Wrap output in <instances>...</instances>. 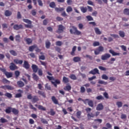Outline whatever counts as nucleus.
<instances>
[{"instance_id":"1","label":"nucleus","mask_w":129,"mask_h":129,"mask_svg":"<svg viewBox=\"0 0 129 129\" xmlns=\"http://www.w3.org/2000/svg\"><path fill=\"white\" fill-rule=\"evenodd\" d=\"M73 29H70V32L71 34H73L74 35H77L79 36V35H81V32L77 30V28L73 26Z\"/></svg>"},{"instance_id":"2","label":"nucleus","mask_w":129,"mask_h":129,"mask_svg":"<svg viewBox=\"0 0 129 129\" xmlns=\"http://www.w3.org/2000/svg\"><path fill=\"white\" fill-rule=\"evenodd\" d=\"M23 21L24 23H26V24H28L25 25V28H29V29H31V28L33 26H32V21L31 20L27 19H23Z\"/></svg>"},{"instance_id":"3","label":"nucleus","mask_w":129,"mask_h":129,"mask_svg":"<svg viewBox=\"0 0 129 129\" xmlns=\"http://www.w3.org/2000/svg\"><path fill=\"white\" fill-rule=\"evenodd\" d=\"M104 51V48L103 46H99L97 48L95 49L94 50V54L95 55H99L101 52H103Z\"/></svg>"},{"instance_id":"4","label":"nucleus","mask_w":129,"mask_h":129,"mask_svg":"<svg viewBox=\"0 0 129 129\" xmlns=\"http://www.w3.org/2000/svg\"><path fill=\"white\" fill-rule=\"evenodd\" d=\"M100 112L99 111H96L95 113H89L87 114V117L88 119H90L91 117H95V116L97 117L99 115Z\"/></svg>"},{"instance_id":"5","label":"nucleus","mask_w":129,"mask_h":129,"mask_svg":"<svg viewBox=\"0 0 129 129\" xmlns=\"http://www.w3.org/2000/svg\"><path fill=\"white\" fill-rule=\"evenodd\" d=\"M83 101L84 103H85V104L88 103V105L90 106V107H93V106H94L93 101L89 100V99H86L85 100H83Z\"/></svg>"},{"instance_id":"6","label":"nucleus","mask_w":129,"mask_h":129,"mask_svg":"<svg viewBox=\"0 0 129 129\" xmlns=\"http://www.w3.org/2000/svg\"><path fill=\"white\" fill-rule=\"evenodd\" d=\"M64 30H65L64 27L62 25H59L58 29L56 31V33H57V34H61V33L64 32Z\"/></svg>"},{"instance_id":"7","label":"nucleus","mask_w":129,"mask_h":129,"mask_svg":"<svg viewBox=\"0 0 129 129\" xmlns=\"http://www.w3.org/2000/svg\"><path fill=\"white\" fill-rule=\"evenodd\" d=\"M111 57V55L109 53H105L103 55H102L101 57V59L102 60H107V59H109Z\"/></svg>"},{"instance_id":"8","label":"nucleus","mask_w":129,"mask_h":129,"mask_svg":"<svg viewBox=\"0 0 129 129\" xmlns=\"http://www.w3.org/2000/svg\"><path fill=\"white\" fill-rule=\"evenodd\" d=\"M1 88L4 89V90H14V87L10 85H5L1 86Z\"/></svg>"},{"instance_id":"9","label":"nucleus","mask_w":129,"mask_h":129,"mask_svg":"<svg viewBox=\"0 0 129 129\" xmlns=\"http://www.w3.org/2000/svg\"><path fill=\"white\" fill-rule=\"evenodd\" d=\"M9 68L12 71H15V70H17V69H18V67L14 63V62H11Z\"/></svg>"},{"instance_id":"10","label":"nucleus","mask_w":129,"mask_h":129,"mask_svg":"<svg viewBox=\"0 0 129 129\" xmlns=\"http://www.w3.org/2000/svg\"><path fill=\"white\" fill-rule=\"evenodd\" d=\"M89 74H92V75H95V74H99V71L98 69H97V68H95L89 72Z\"/></svg>"},{"instance_id":"11","label":"nucleus","mask_w":129,"mask_h":129,"mask_svg":"<svg viewBox=\"0 0 129 129\" xmlns=\"http://www.w3.org/2000/svg\"><path fill=\"white\" fill-rule=\"evenodd\" d=\"M31 66H30V63H29V62L27 60H25L24 61V63L23 64V67L25 68V69H30V67Z\"/></svg>"},{"instance_id":"12","label":"nucleus","mask_w":129,"mask_h":129,"mask_svg":"<svg viewBox=\"0 0 129 129\" xmlns=\"http://www.w3.org/2000/svg\"><path fill=\"white\" fill-rule=\"evenodd\" d=\"M13 28L14 30H16V31H19V30L21 29H23V25L22 24L18 25L16 24L14 26Z\"/></svg>"},{"instance_id":"13","label":"nucleus","mask_w":129,"mask_h":129,"mask_svg":"<svg viewBox=\"0 0 129 129\" xmlns=\"http://www.w3.org/2000/svg\"><path fill=\"white\" fill-rule=\"evenodd\" d=\"M31 68L34 73H37V72H38V71L39 70V68L38 67V66L36 64H32L31 66Z\"/></svg>"},{"instance_id":"14","label":"nucleus","mask_w":129,"mask_h":129,"mask_svg":"<svg viewBox=\"0 0 129 129\" xmlns=\"http://www.w3.org/2000/svg\"><path fill=\"white\" fill-rule=\"evenodd\" d=\"M103 105L102 103H100L97 105L96 109L98 111L102 110V109H103Z\"/></svg>"},{"instance_id":"15","label":"nucleus","mask_w":129,"mask_h":129,"mask_svg":"<svg viewBox=\"0 0 129 129\" xmlns=\"http://www.w3.org/2000/svg\"><path fill=\"white\" fill-rule=\"evenodd\" d=\"M23 60L19 59L18 58L14 59V62L15 64H19V65H22L23 64Z\"/></svg>"},{"instance_id":"16","label":"nucleus","mask_w":129,"mask_h":129,"mask_svg":"<svg viewBox=\"0 0 129 129\" xmlns=\"http://www.w3.org/2000/svg\"><path fill=\"white\" fill-rule=\"evenodd\" d=\"M74 62L77 63V62H81V57L79 56H75L73 58Z\"/></svg>"},{"instance_id":"17","label":"nucleus","mask_w":129,"mask_h":129,"mask_svg":"<svg viewBox=\"0 0 129 129\" xmlns=\"http://www.w3.org/2000/svg\"><path fill=\"white\" fill-rule=\"evenodd\" d=\"M109 52L110 54H112V56H119V53L115 52L112 49H110Z\"/></svg>"},{"instance_id":"18","label":"nucleus","mask_w":129,"mask_h":129,"mask_svg":"<svg viewBox=\"0 0 129 129\" xmlns=\"http://www.w3.org/2000/svg\"><path fill=\"white\" fill-rule=\"evenodd\" d=\"M5 75H6L7 78H11V77H13V73L7 72Z\"/></svg>"},{"instance_id":"19","label":"nucleus","mask_w":129,"mask_h":129,"mask_svg":"<svg viewBox=\"0 0 129 129\" xmlns=\"http://www.w3.org/2000/svg\"><path fill=\"white\" fill-rule=\"evenodd\" d=\"M51 100L53 103H54V104H59V102H58V100L56 99V97L55 96H52Z\"/></svg>"},{"instance_id":"20","label":"nucleus","mask_w":129,"mask_h":129,"mask_svg":"<svg viewBox=\"0 0 129 129\" xmlns=\"http://www.w3.org/2000/svg\"><path fill=\"white\" fill-rule=\"evenodd\" d=\"M17 85L19 87L22 88L25 86V84L22 81H19L17 82Z\"/></svg>"},{"instance_id":"21","label":"nucleus","mask_w":129,"mask_h":129,"mask_svg":"<svg viewBox=\"0 0 129 129\" xmlns=\"http://www.w3.org/2000/svg\"><path fill=\"white\" fill-rule=\"evenodd\" d=\"M77 48V47L76 46H74L73 47L72 50L71 52V55H72V56H75V51H76Z\"/></svg>"},{"instance_id":"22","label":"nucleus","mask_w":129,"mask_h":129,"mask_svg":"<svg viewBox=\"0 0 129 129\" xmlns=\"http://www.w3.org/2000/svg\"><path fill=\"white\" fill-rule=\"evenodd\" d=\"M38 93L39 95L44 97V98H46V93L42 91H38Z\"/></svg>"},{"instance_id":"23","label":"nucleus","mask_w":129,"mask_h":129,"mask_svg":"<svg viewBox=\"0 0 129 129\" xmlns=\"http://www.w3.org/2000/svg\"><path fill=\"white\" fill-rule=\"evenodd\" d=\"M37 48V45H33L31 46H29V51L30 52H33L35 49Z\"/></svg>"},{"instance_id":"24","label":"nucleus","mask_w":129,"mask_h":129,"mask_svg":"<svg viewBox=\"0 0 129 129\" xmlns=\"http://www.w3.org/2000/svg\"><path fill=\"white\" fill-rule=\"evenodd\" d=\"M37 101H39V98H38L37 96H34L32 97V102H33V103H36Z\"/></svg>"},{"instance_id":"25","label":"nucleus","mask_w":129,"mask_h":129,"mask_svg":"<svg viewBox=\"0 0 129 129\" xmlns=\"http://www.w3.org/2000/svg\"><path fill=\"white\" fill-rule=\"evenodd\" d=\"M13 108L11 107H8L6 110H5V112L6 113H8V114H10L11 112L12 111Z\"/></svg>"},{"instance_id":"26","label":"nucleus","mask_w":129,"mask_h":129,"mask_svg":"<svg viewBox=\"0 0 129 129\" xmlns=\"http://www.w3.org/2000/svg\"><path fill=\"white\" fill-rule=\"evenodd\" d=\"M25 42H26L27 44L28 45H30V44H32L33 40L31 39V38H26L25 39Z\"/></svg>"},{"instance_id":"27","label":"nucleus","mask_w":129,"mask_h":129,"mask_svg":"<svg viewBox=\"0 0 129 129\" xmlns=\"http://www.w3.org/2000/svg\"><path fill=\"white\" fill-rule=\"evenodd\" d=\"M12 112L15 115H17L19 114V110L15 108H12Z\"/></svg>"},{"instance_id":"28","label":"nucleus","mask_w":129,"mask_h":129,"mask_svg":"<svg viewBox=\"0 0 129 129\" xmlns=\"http://www.w3.org/2000/svg\"><path fill=\"white\" fill-rule=\"evenodd\" d=\"M94 31L97 35H101V31H100L99 28H95Z\"/></svg>"},{"instance_id":"29","label":"nucleus","mask_w":129,"mask_h":129,"mask_svg":"<svg viewBox=\"0 0 129 129\" xmlns=\"http://www.w3.org/2000/svg\"><path fill=\"white\" fill-rule=\"evenodd\" d=\"M5 15L6 17H10L12 16V12L10 11V10H6L5 12Z\"/></svg>"},{"instance_id":"30","label":"nucleus","mask_w":129,"mask_h":129,"mask_svg":"<svg viewBox=\"0 0 129 129\" xmlns=\"http://www.w3.org/2000/svg\"><path fill=\"white\" fill-rule=\"evenodd\" d=\"M80 10L82 13H83V14H85V13L87 12V8L86 7H80Z\"/></svg>"},{"instance_id":"31","label":"nucleus","mask_w":129,"mask_h":129,"mask_svg":"<svg viewBox=\"0 0 129 129\" xmlns=\"http://www.w3.org/2000/svg\"><path fill=\"white\" fill-rule=\"evenodd\" d=\"M50 46H51V42H50L49 40H47L45 42V47L46 49H49Z\"/></svg>"},{"instance_id":"32","label":"nucleus","mask_w":129,"mask_h":129,"mask_svg":"<svg viewBox=\"0 0 129 129\" xmlns=\"http://www.w3.org/2000/svg\"><path fill=\"white\" fill-rule=\"evenodd\" d=\"M49 7L51 8V9H55L56 8V4L55 2H52L49 4Z\"/></svg>"},{"instance_id":"33","label":"nucleus","mask_w":129,"mask_h":129,"mask_svg":"<svg viewBox=\"0 0 129 129\" xmlns=\"http://www.w3.org/2000/svg\"><path fill=\"white\" fill-rule=\"evenodd\" d=\"M64 10H65V9H64V8H55V11L56 12H57L58 13L59 12H63V11H64Z\"/></svg>"},{"instance_id":"34","label":"nucleus","mask_w":129,"mask_h":129,"mask_svg":"<svg viewBox=\"0 0 129 129\" xmlns=\"http://www.w3.org/2000/svg\"><path fill=\"white\" fill-rule=\"evenodd\" d=\"M119 35L120 37H121V38H124V36H125V33H124V32L122 31H119Z\"/></svg>"},{"instance_id":"35","label":"nucleus","mask_w":129,"mask_h":129,"mask_svg":"<svg viewBox=\"0 0 129 129\" xmlns=\"http://www.w3.org/2000/svg\"><path fill=\"white\" fill-rule=\"evenodd\" d=\"M63 89L66 91H70V90H71V86L70 85L66 86L65 87L63 88Z\"/></svg>"},{"instance_id":"36","label":"nucleus","mask_w":129,"mask_h":129,"mask_svg":"<svg viewBox=\"0 0 129 129\" xmlns=\"http://www.w3.org/2000/svg\"><path fill=\"white\" fill-rule=\"evenodd\" d=\"M62 82L63 83H68V82H69V79L66 77H63L62 78Z\"/></svg>"},{"instance_id":"37","label":"nucleus","mask_w":129,"mask_h":129,"mask_svg":"<svg viewBox=\"0 0 129 129\" xmlns=\"http://www.w3.org/2000/svg\"><path fill=\"white\" fill-rule=\"evenodd\" d=\"M2 82L4 84H9L10 82V81L8 80V79H7L6 78H3L2 80Z\"/></svg>"},{"instance_id":"38","label":"nucleus","mask_w":129,"mask_h":129,"mask_svg":"<svg viewBox=\"0 0 129 129\" xmlns=\"http://www.w3.org/2000/svg\"><path fill=\"white\" fill-rule=\"evenodd\" d=\"M33 78L34 80H35V81H37L39 80V77L36 74H32Z\"/></svg>"},{"instance_id":"39","label":"nucleus","mask_w":129,"mask_h":129,"mask_svg":"<svg viewBox=\"0 0 129 129\" xmlns=\"http://www.w3.org/2000/svg\"><path fill=\"white\" fill-rule=\"evenodd\" d=\"M66 11L68 13H71V12H73V9H72V7H71V6H68L67 8Z\"/></svg>"},{"instance_id":"40","label":"nucleus","mask_w":129,"mask_h":129,"mask_svg":"<svg viewBox=\"0 0 129 129\" xmlns=\"http://www.w3.org/2000/svg\"><path fill=\"white\" fill-rule=\"evenodd\" d=\"M10 53L13 56H17L18 55V53H17V52L14 50H10Z\"/></svg>"},{"instance_id":"41","label":"nucleus","mask_w":129,"mask_h":129,"mask_svg":"<svg viewBox=\"0 0 129 129\" xmlns=\"http://www.w3.org/2000/svg\"><path fill=\"white\" fill-rule=\"evenodd\" d=\"M15 78L16 79H18L19 78V76H20V72L19 71H16L15 72Z\"/></svg>"},{"instance_id":"42","label":"nucleus","mask_w":129,"mask_h":129,"mask_svg":"<svg viewBox=\"0 0 129 129\" xmlns=\"http://www.w3.org/2000/svg\"><path fill=\"white\" fill-rule=\"evenodd\" d=\"M97 100H104V98L102 95H99L96 97Z\"/></svg>"},{"instance_id":"43","label":"nucleus","mask_w":129,"mask_h":129,"mask_svg":"<svg viewBox=\"0 0 129 129\" xmlns=\"http://www.w3.org/2000/svg\"><path fill=\"white\" fill-rule=\"evenodd\" d=\"M123 14L126 16H129V9L127 8L125 9L123 11Z\"/></svg>"},{"instance_id":"44","label":"nucleus","mask_w":129,"mask_h":129,"mask_svg":"<svg viewBox=\"0 0 129 129\" xmlns=\"http://www.w3.org/2000/svg\"><path fill=\"white\" fill-rule=\"evenodd\" d=\"M5 96H6L8 98H12L13 97V95L10 93H6L5 94Z\"/></svg>"},{"instance_id":"45","label":"nucleus","mask_w":129,"mask_h":129,"mask_svg":"<svg viewBox=\"0 0 129 129\" xmlns=\"http://www.w3.org/2000/svg\"><path fill=\"white\" fill-rule=\"evenodd\" d=\"M38 109H39V110H43L44 111H45V110H46V108H45V107H43V106H42L41 105H38Z\"/></svg>"},{"instance_id":"46","label":"nucleus","mask_w":129,"mask_h":129,"mask_svg":"<svg viewBox=\"0 0 129 129\" xmlns=\"http://www.w3.org/2000/svg\"><path fill=\"white\" fill-rule=\"evenodd\" d=\"M70 78L72 79V80H76L77 79V78L76 77V76L74 74H72L70 76Z\"/></svg>"},{"instance_id":"47","label":"nucleus","mask_w":129,"mask_h":129,"mask_svg":"<svg viewBox=\"0 0 129 129\" xmlns=\"http://www.w3.org/2000/svg\"><path fill=\"white\" fill-rule=\"evenodd\" d=\"M41 122H42V123H44V124H48V121L47 120H46V119H44L43 118H41L40 119Z\"/></svg>"},{"instance_id":"48","label":"nucleus","mask_w":129,"mask_h":129,"mask_svg":"<svg viewBox=\"0 0 129 129\" xmlns=\"http://www.w3.org/2000/svg\"><path fill=\"white\" fill-rule=\"evenodd\" d=\"M81 111H78V112H77L76 116L77 118H81Z\"/></svg>"},{"instance_id":"49","label":"nucleus","mask_w":129,"mask_h":129,"mask_svg":"<svg viewBox=\"0 0 129 129\" xmlns=\"http://www.w3.org/2000/svg\"><path fill=\"white\" fill-rule=\"evenodd\" d=\"M15 40L16 41V42H20V41L21 40V36H20V35H17L15 36Z\"/></svg>"},{"instance_id":"50","label":"nucleus","mask_w":129,"mask_h":129,"mask_svg":"<svg viewBox=\"0 0 129 129\" xmlns=\"http://www.w3.org/2000/svg\"><path fill=\"white\" fill-rule=\"evenodd\" d=\"M98 83H99V84H103L104 85H106V84H107V82H104V81H102V80H99Z\"/></svg>"},{"instance_id":"51","label":"nucleus","mask_w":129,"mask_h":129,"mask_svg":"<svg viewBox=\"0 0 129 129\" xmlns=\"http://www.w3.org/2000/svg\"><path fill=\"white\" fill-rule=\"evenodd\" d=\"M0 121L2 123H5V122H8V120H7L6 118H4L3 117H2L0 119Z\"/></svg>"},{"instance_id":"52","label":"nucleus","mask_w":129,"mask_h":129,"mask_svg":"<svg viewBox=\"0 0 129 129\" xmlns=\"http://www.w3.org/2000/svg\"><path fill=\"white\" fill-rule=\"evenodd\" d=\"M38 74L39 76H43V71L42 70V69H38Z\"/></svg>"},{"instance_id":"53","label":"nucleus","mask_w":129,"mask_h":129,"mask_svg":"<svg viewBox=\"0 0 129 129\" xmlns=\"http://www.w3.org/2000/svg\"><path fill=\"white\" fill-rule=\"evenodd\" d=\"M116 105L118 108L121 107V106H122V102L120 101H118L116 102Z\"/></svg>"},{"instance_id":"54","label":"nucleus","mask_w":129,"mask_h":129,"mask_svg":"<svg viewBox=\"0 0 129 129\" xmlns=\"http://www.w3.org/2000/svg\"><path fill=\"white\" fill-rule=\"evenodd\" d=\"M55 44L56 46H59V47L62 46V45H63V43H62V42L60 41H56Z\"/></svg>"},{"instance_id":"55","label":"nucleus","mask_w":129,"mask_h":129,"mask_svg":"<svg viewBox=\"0 0 129 129\" xmlns=\"http://www.w3.org/2000/svg\"><path fill=\"white\" fill-rule=\"evenodd\" d=\"M100 43L98 41H95L93 43V46L94 47H96L97 46H99Z\"/></svg>"},{"instance_id":"56","label":"nucleus","mask_w":129,"mask_h":129,"mask_svg":"<svg viewBox=\"0 0 129 129\" xmlns=\"http://www.w3.org/2000/svg\"><path fill=\"white\" fill-rule=\"evenodd\" d=\"M86 19H87L88 21H93V18L91 16H87Z\"/></svg>"},{"instance_id":"57","label":"nucleus","mask_w":129,"mask_h":129,"mask_svg":"<svg viewBox=\"0 0 129 129\" xmlns=\"http://www.w3.org/2000/svg\"><path fill=\"white\" fill-rule=\"evenodd\" d=\"M22 95L21 93H17L15 95V98H20V97H22Z\"/></svg>"},{"instance_id":"58","label":"nucleus","mask_w":129,"mask_h":129,"mask_svg":"<svg viewBox=\"0 0 129 129\" xmlns=\"http://www.w3.org/2000/svg\"><path fill=\"white\" fill-rule=\"evenodd\" d=\"M102 79H104V80H107V79H108V77H107L106 75L104 74L102 76Z\"/></svg>"},{"instance_id":"59","label":"nucleus","mask_w":129,"mask_h":129,"mask_svg":"<svg viewBox=\"0 0 129 129\" xmlns=\"http://www.w3.org/2000/svg\"><path fill=\"white\" fill-rule=\"evenodd\" d=\"M17 19L20 20V19H22V15H21V12H18L17 13Z\"/></svg>"},{"instance_id":"60","label":"nucleus","mask_w":129,"mask_h":129,"mask_svg":"<svg viewBox=\"0 0 129 129\" xmlns=\"http://www.w3.org/2000/svg\"><path fill=\"white\" fill-rule=\"evenodd\" d=\"M46 77H47V79L49 80L50 81H51L52 80H53V81L55 80V79L53 77H50L49 76H47Z\"/></svg>"},{"instance_id":"61","label":"nucleus","mask_w":129,"mask_h":129,"mask_svg":"<svg viewBox=\"0 0 129 129\" xmlns=\"http://www.w3.org/2000/svg\"><path fill=\"white\" fill-rule=\"evenodd\" d=\"M80 92L81 93H84L85 92V88L84 87H81L80 88Z\"/></svg>"},{"instance_id":"62","label":"nucleus","mask_w":129,"mask_h":129,"mask_svg":"<svg viewBox=\"0 0 129 129\" xmlns=\"http://www.w3.org/2000/svg\"><path fill=\"white\" fill-rule=\"evenodd\" d=\"M38 4L40 7H43V2L42 0H37Z\"/></svg>"},{"instance_id":"63","label":"nucleus","mask_w":129,"mask_h":129,"mask_svg":"<svg viewBox=\"0 0 129 129\" xmlns=\"http://www.w3.org/2000/svg\"><path fill=\"white\" fill-rule=\"evenodd\" d=\"M120 48L122 49V50H123V51H126V46H124V45H121L120 46Z\"/></svg>"},{"instance_id":"64","label":"nucleus","mask_w":129,"mask_h":129,"mask_svg":"<svg viewBox=\"0 0 129 129\" xmlns=\"http://www.w3.org/2000/svg\"><path fill=\"white\" fill-rule=\"evenodd\" d=\"M103 95L104 97H105V98H106L107 99H108V98H109V97L108 96V94L107 93L104 92L103 93Z\"/></svg>"}]
</instances>
